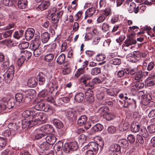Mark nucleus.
<instances>
[{"mask_svg":"<svg viewBox=\"0 0 155 155\" xmlns=\"http://www.w3.org/2000/svg\"><path fill=\"white\" fill-rule=\"evenodd\" d=\"M121 61L120 59L119 58H113L110 59L109 61V63L111 64L114 65H119L121 64Z\"/></svg>","mask_w":155,"mask_h":155,"instance_id":"49","label":"nucleus"},{"mask_svg":"<svg viewBox=\"0 0 155 155\" xmlns=\"http://www.w3.org/2000/svg\"><path fill=\"white\" fill-rule=\"evenodd\" d=\"M137 43L136 40L132 36H130L127 37V39L124 42V44L127 47L134 45Z\"/></svg>","mask_w":155,"mask_h":155,"instance_id":"21","label":"nucleus"},{"mask_svg":"<svg viewBox=\"0 0 155 155\" xmlns=\"http://www.w3.org/2000/svg\"><path fill=\"white\" fill-rule=\"evenodd\" d=\"M104 128V127L101 124L98 123L95 125L92 128L93 132H97L101 131Z\"/></svg>","mask_w":155,"mask_h":155,"instance_id":"40","label":"nucleus"},{"mask_svg":"<svg viewBox=\"0 0 155 155\" xmlns=\"http://www.w3.org/2000/svg\"><path fill=\"white\" fill-rule=\"evenodd\" d=\"M13 30H9L6 31L5 32H3L1 34V39L2 38L3 36L4 38H7L10 36L12 34Z\"/></svg>","mask_w":155,"mask_h":155,"instance_id":"55","label":"nucleus"},{"mask_svg":"<svg viewBox=\"0 0 155 155\" xmlns=\"http://www.w3.org/2000/svg\"><path fill=\"white\" fill-rule=\"evenodd\" d=\"M103 117L107 120L110 121L114 119L116 117V115L114 113H108V112L104 115Z\"/></svg>","mask_w":155,"mask_h":155,"instance_id":"38","label":"nucleus"},{"mask_svg":"<svg viewBox=\"0 0 155 155\" xmlns=\"http://www.w3.org/2000/svg\"><path fill=\"white\" fill-rule=\"evenodd\" d=\"M50 13L48 11V13H51V23L53 28L56 30L58 26V23L59 19L61 18L63 14V11H60L56 13L57 9L55 8H51L50 11Z\"/></svg>","mask_w":155,"mask_h":155,"instance_id":"1","label":"nucleus"},{"mask_svg":"<svg viewBox=\"0 0 155 155\" xmlns=\"http://www.w3.org/2000/svg\"><path fill=\"white\" fill-rule=\"evenodd\" d=\"M50 145L47 142H44L41 144L39 147L42 150V151L45 150H48L50 147Z\"/></svg>","mask_w":155,"mask_h":155,"instance_id":"52","label":"nucleus"},{"mask_svg":"<svg viewBox=\"0 0 155 155\" xmlns=\"http://www.w3.org/2000/svg\"><path fill=\"white\" fill-rule=\"evenodd\" d=\"M41 130L44 133H45L47 135L54 132V129L51 125L47 124L44 125L41 127Z\"/></svg>","mask_w":155,"mask_h":155,"instance_id":"11","label":"nucleus"},{"mask_svg":"<svg viewBox=\"0 0 155 155\" xmlns=\"http://www.w3.org/2000/svg\"><path fill=\"white\" fill-rule=\"evenodd\" d=\"M102 14L104 16L107 17L109 16L110 15L112 14V10L110 7L106 8L102 12Z\"/></svg>","mask_w":155,"mask_h":155,"instance_id":"54","label":"nucleus"},{"mask_svg":"<svg viewBox=\"0 0 155 155\" xmlns=\"http://www.w3.org/2000/svg\"><path fill=\"white\" fill-rule=\"evenodd\" d=\"M33 92H35V91L33 89H28L23 91L22 93L25 98V100L26 102H28L31 101V95Z\"/></svg>","mask_w":155,"mask_h":155,"instance_id":"17","label":"nucleus"},{"mask_svg":"<svg viewBox=\"0 0 155 155\" xmlns=\"http://www.w3.org/2000/svg\"><path fill=\"white\" fill-rule=\"evenodd\" d=\"M3 76L5 81L7 83H9L11 82L14 76L12 74H9L7 73H5Z\"/></svg>","mask_w":155,"mask_h":155,"instance_id":"42","label":"nucleus"},{"mask_svg":"<svg viewBox=\"0 0 155 155\" xmlns=\"http://www.w3.org/2000/svg\"><path fill=\"white\" fill-rule=\"evenodd\" d=\"M25 60V59L24 58L21 56L18 58L17 64L19 68H20L22 66Z\"/></svg>","mask_w":155,"mask_h":155,"instance_id":"59","label":"nucleus"},{"mask_svg":"<svg viewBox=\"0 0 155 155\" xmlns=\"http://www.w3.org/2000/svg\"><path fill=\"white\" fill-rule=\"evenodd\" d=\"M20 53L22 54L21 56L25 59L27 61H28L32 56L31 53L27 50H21Z\"/></svg>","mask_w":155,"mask_h":155,"instance_id":"32","label":"nucleus"},{"mask_svg":"<svg viewBox=\"0 0 155 155\" xmlns=\"http://www.w3.org/2000/svg\"><path fill=\"white\" fill-rule=\"evenodd\" d=\"M119 143L122 145V147L124 148H126L129 145L128 141L124 139L120 140L119 141Z\"/></svg>","mask_w":155,"mask_h":155,"instance_id":"64","label":"nucleus"},{"mask_svg":"<svg viewBox=\"0 0 155 155\" xmlns=\"http://www.w3.org/2000/svg\"><path fill=\"white\" fill-rule=\"evenodd\" d=\"M77 121L78 124L80 126H84V127L86 130L89 128L91 126L90 124L87 123V116L84 115L79 117Z\"/></svg>","mask_w":155,"mask_h":155,"instance_id":"6","label":"nucleus"},{"mask_svg":"<svg viewBox=\"0 0 155 155\" xmlns=\"http://www.w3.org/2000/svg\"><path fill=\"white\" fill-rule=\"evenodd\" d=\"M94 97H91L90 98H86V103L88 106H92L94 104Z\"/></svg>","mask_w":155,"mask_h":155,"instance_id":"61","label":"nucleus"},{"mask_svg":"<svg viewBox=\"0 0 155 155\" xmlns=\"http://www.w3.org/2000/svg\"><path fill=\"white\" fill-rule=\"evenodd\" d=\"M140 126L137 123H131L130 127V129L131 132L136 133L139 131Z\"/></svg>","mask_w":155,"mask_h":155,"instance_id":"35","label":"nucleus"},{"mask_svg":"<svg viewBox=\"0 0 155 155\" xmlns=\"http://www.w3.org/2000/svg\"><path fill=\"white\" fill-rule=\"evenodd\" d=\"M50 3L49 1H45L42 2L37 8V9L38 11H43L48 8L50 6Z\"/></svg>","mask_w":155,"mask_h":155,"instance_id":"23","label":"nucleus"},{"mask_svg":"<svg viewBox=\"0 0 155 155\" xmlns=\"http://www.w3.org/2000/svg\"><path fill=\"white\" fill-rule=\"evenodd\" d=\"M127 60L132 63H136L140 59V53L138 51H134L129 54L126 56Z\"/></svg>","mask_w":155,"mask_h":155,"instance_id":"5","label":"nucleus"},{"mask_svg":"<svg viewBox=\"0 0 155 155\" xmlns=\"http://www.w3.org/2000/svg\"><path fill=\"white\" fill-rule=\"evenodd\" d=\"M23 94L22 93H18L15 95V100L16 103V105L19 104L20 103L26 102L25 100Z\"/></svg>","mask_w":155,"mask_h":155,"instance_id":"20","label":"nucleus"},{"mask_svg":"<svg viewBox=\"0 0 155 155\" xmlns=\"http://www.w3.org/2000/svg\"><path fill=\"white\" fill-rule=\"evenodd\" d=\"M15 3L17 5L18 7L20 9L25 8L27 6L28 2L27 0H14Z\"/></svg>","mask_w":155,"mask_h":155,"instance_id":"18","label":"nucleus"},{"mask_svg":"<svg viewBox=\"0 0 155 155\" xmlns=\"http://www.w3.org/2000/svg\"><path fill=\"white\" fill-rule=\"evenodd\" d=\"M34 108L38 110L43 111L45 112H53L52 109L43 103H38L34 107Z\"/></svg>","mask_w":155,"mask_h":155,"instance_id":"8","label":"nucleus"},{"mask_svg":"<svg viewBox=\"0 0 155 155\" xmlns=\"http://www.w3.org/2000/svg\"><path fill=\"white\" fill-rule=\"evenodd\" d=\"M83 12L82 11H79L74 16V20L77 21H80L82 18Z\"/></svg>","mask_w":155,"mask_h":155,"instance_id":"60","label":"nucleus"},{"mask_svg":"<svg viewBox=\"0 0 155 155\" xmlns=\"http://www.w3.org/2000/svg\"><path fill=\"white\" fill-rule=\"evenodd\" d=\"M140 135L143 137L147 138L149 135V134L145 127H143L141 129L140 132Z\"/></svg>","mask_w":155,"mask_h":155,"instance_id":"57","label":"nucleus"},{"mask_svg":"<svg viewBox=\"0 0 155 155\" xmlns=\"http://www.w3.org/2000/svg\"><path fill=\"white\" fill-rule=\"evenodd\" d=\"M41 44L40 36L38 35L35 36L32 43L31 45H32L31 48H34L35 49L39 47Z\"/></svg>","mask_w":155,"mask_h":155,"instance_id":"22","label":"nucleus"},{"mask_svg":"<svg viewBox=\"0 0 155 155\" xmlns=\"http://www.w3.org/2000/svg\"><path fill=\"white\" fill-rule=\"evenodd\" d=\"M56 46V44L55 43L49 45L47 46V52H51L54 51Z\"/></svg>","mask_w":155,"mask_h":155,"instance_id":"51","label":"nucleus"},{"mask_svg":"<svg viewBox=\"0 0 155 155\" xmlns=\"http://www.w3.org/2000/svg\"><path fill=\"white\" fill-rule=\"evenodd\" d=\"M52 122L54 125L58 129H61L64 126L62 122L58 119L55 118Z\"/></svg>","mask_w":155,"mask_h":155,"instance_id":"34","label":"nucleus"},{"mask_svg":"<svg viewBox=\"0 0 155 155\" xmlns=\"http://www.w3.org/2000/svg\"><path fill=\"white\" fill-rule=\"evenodd\" d=\"M28 120L29 122V126L31 128L33 126L36 125L38 123V121L33 116V115L30 117L29 120Z\"/></svg>","mask_w":155,"mask_h":155,"instance_id":"44","label":"nucleus"},{"mask_svg":"<svg viewBox=\"0 0 155 155\" xmlns=\"http://www.w3.org/2000/svg\"><path fill=\"white\" fill-rule=\"evenodd\" d=\"M91 79L92 76L91 75L86 74L82 75L79 79L78 80L81 83L85 85L88 82V81Z\"/></svg>","mask_w":155,"mask_h":155,"instance_id":"19","label":"nucleus"},{"mask_svg":"<svg viewBox=\"0 0 155 155\" xmlns=\"http://www.w3.org/2000/svg\"><path fill=\"white\" fill-rule=\"evenodd\" d=\"M89 149L92 150L95 152L99 150V147H98V143L94 142H91L88 143L87 145L85 146L82 149V150L84 151L85 150Z\"/></svg>","mask_w":155,"mask_h":155,"instance_id":"10","label":"nucleus"},{"mask_svg":"<svg viewBox=\"0 0 155 155\" xmlns=\"http://www.w3.org/2000/svg\"><path fill=\"white\" fill-rule=\"evenodd\" d=\"M37 77L38 83V82L39 85H42L45 83V75L43 73H39Z\"/></svg>","mask_w":155,"mask_h":155,"instance_id":"28","label":"nucleus"},{"mask_svg":"<svg viewBox=\"0 0 155 155\" xmlns=\"http://www.w3.org/2000/svg\"><path fill=\"white\" fill-rule=\"evenodd\" d=\"M65 55L63 54H60L57 60V62L59 64H62L64 63V67L67 66L68 65L67 63L66 64H65V63H67V61H65Z\"/></svg>","mask_w":155,"mask_h":155,"instance_id":"30","label":"nucleus"},{"mask_svg":"<svg viewBox=\"0 0 155 155\" xmlns=\"http://www.w3.org/2000/svg\"><path fill=\"white\" fill-rule=\"evenodd\" d=\"M88 64V61H84L83 67L78 69L75 72L74 74V77L77 78H78L81 75L84 74L85 72L84 68L87 66Z\"/></svg>","mask_w":155,"mask_h":155,"instance_id":"12","label":"nucleus"},{"mask_svg":"<svg viewBox=\"0 0 155 155\" xmlns=\"http://www.w3.org/2000/svg\"><path fill=\"white\" fill-rule=\"evenodd\" d=\"M32 115L38 122L44 121L46 119L45 114L42 112H36L34 111V113H33Z\"/></svg>","mask_w":155,"mask_h":155,"instance_id":"13","label":"nucleus"},{"mask_svg":"<svg viewBox=\"0 0 155 155\" xmlns=\"http://www.w3.org/2000/svg\"><path fill=\"white\" fill-rule=\"evenodd\" d=\"M80 116V114L78 111H68L66 114L68 119L71 121L74 122L76 121L78 117Z\"/></svg>","mask_w":155,"mask_h":155,"instance_id":"7","label":"nucleus"},{"mask_svg":"<svg viewBox=\"0 0 155 155\" xmlns=\"http://www.w3.org/2000/svg\"><path fill=\"white\" fill-rule=\"evenodd\" d=\"M129 127L127 123H125L124 124H120L119 127V130L121 132H123L127 129Z\"/></svg>","mask_w":155,"mask_h":155,"instance_id":"53","label":"nucleus"},{"mask_svg":"<svg viewBox=\"0 0 155 155\" xmlns=\"http://www.w3.org/2000/svg\"><path fill=\"white\" fill-rule=\"evenodd\" d=\"M110 26L106 23H104L101 26V29L103 32H106L108 31L109 29Z\"/></svg>","mask_w":155,"mask_h":155,"instance_id":"63","label":"nucleus"},{"mask_svg":"<svg viewBox=\"0 0 155 155\" xmlns=\"http://www.w3.org/2000/svg\"><path fill=\"white\" fill-rule=\"evenodd\" d=\"M142 71V70L138 71L135 74L134 76V79L137 81H142L141 80L143 78Z\"/></svg>","mask_w":155,"mask_h":155,"instance_id":"46","label":"nucleus"},{"mask_svg":"<svg viewBox=\"0 0 155 155\" xmlns=\"http://www.w3.org/2000/svg\"><path fill=\"white\" fill-rule=\"evenodd\" d=\"M120 146L118 144H114L110 146L109 150L116 153L120 152Z\"/></svg>","mask_w":155,"mask_h":155,"instance_id":"39","label":"nucleus"},{"mask_svg":"<svg viewBox=\"0 0 155 155\" xmlns=\"http://www.w3.org/2000/svg\"><path fill=\"white\" fill-rule=\"evenodd\" d=\"M50 38V34L47 32H44L41 34V39L43 43L48 42Z\"/></svg>","mask_w":155,"mask_h":155,"instance_id":"25","label":"nucleus"},{"mask_svg":"<svg viewBox=\"0 0 155 155\" xmlns=\"http://www.w3.org/2000/svg\"><path fill=\"white\" fill-rule=\"evenodd\" d=\"M54 55L52 53H49L44 56V60L46 62H50L53 59Z\"/></svg>","mask_w":155,"mask_h":155,"instance_id":"43","label":"nucleus"},{"mask_svg":"<svg viewBox=\"0 0 155 155\" xmlns=\"http://www.w3.org/2000/svg\"><path fill=\"white\" fill-rule=\"evenodd\" d=\"M38 84V79L35 77H32L29 79L28 81V84L30 87H35Z\"/></svg>","mask_w":155,"mask_h":155,"instance_id":"31","label":"nucleus"},{"mask_svg":"<svg viewBox=\"0 0 155 155\" xmlns=\"http://www.w3.org/2000/svg\"><path fill=\"white\" fill-rule=\"evenodd\" d=\"M45 138L46 142L50 145H53L56 140V137L54 136L51 135H46Z\"/></svg>","mask_w":155,"mask_h":155,"instance_id":"24","label":"nucleus"},{"mask_svg":"<svg viewBox=\"0 0 155 155\" xmlns=\"http://www.w3.org/2000/svg\"><path fill=\"white\" fill-rule=\"evenodd\" d=\"M132 0H127L124 3V5L127 8L128 11L130 13L134 12L135 14L137 13L139 10V7L137 6L136 7L135 4L132 2Z\"/></svg>","mask_w":155,"mask_h":155,"instance_id":"4","label":"nucleus"},{"mask_svg":"<svg viewBox=\"0 0 155 155\" xmlns=\"http://www.w3.org/2000/svg\"><path fill=\"white\" fill-rule=\"evenodd\" d=\"M49 85L52 87L53 90H54V89L58 90V84L55 80L52 79L51 80L49 83Z\"/></svg>","mask_w":155,"mask_h":155,"instance_id":"47","label":"nucleus"},{"mask_svg":"<svg viewBox=\"0 0 155 155\" xmlns=\"http://www.w3.org/2000/svg\"><path fill=\"white\" fill-rule=\"evenodd\" d=\"M126 96L124 97L125 99L123 101H119L121 106L125 108L128 107L130 105H132L133 109H135L137 107L136 101L133 98L130 97L129 95L125 94Z\"/></svg>","mask_w":155,"mask_h":155,"instance_id":"2","label":"nucleus"},{"mask_svg":"<svg viewBox=\"0 0 155 155\" xmlns=\"http://www.w3.org/2000/svg\"><path fill=\"white\" fill-rule=\"evenodd\" d=\"M96 11V8L92 7L87 9L85 13L84 18L86 19L87 17H90L94 15Z\"/></svg>","mask_w":155,"mask_h":155,"instance_id":"27","label":"nucleus"},{"mask_svg":"<svg viewBox=\"0 0 155 155\" xmlns=\"http://www.w3.org/2000/svg\"><path fill=\"white\" fill-rule=\"evenodd\" d=\"M8 127L11 132L12 136H14L20 130V126L15 123H9Z\"/></svg>","mask_w":155,"mask_h":155,"instance_id":"9","label":"nucleus"},{"mask_svg":"<svg viewBox=\"0 0 155 155\" xmlns=\"http://www.w3.org/2000/svg\"><path fill=\"white\" fill-rule=\"evenodd\" d=\"M109 111V108L106 106H102L99 109V112L103 116L104 114H107Z\"/></svg>","mask_w":155,"mask_h":155,"instance_id":"48","label":"nucleus"},{"mask_svg":"<svg viewBox=\"0 0 155 155\" xmlns=\"http://www.w3.org/2000/svg\"><path fill=\"white\" fill-rule=\"evenodd\" d=\"M78 143L75 141L68 142L65 143L63 147L64 151L66 153L77 150L78 148Z\"/></svg>","mask_w":155,"mask_h":155,"instance_id":"3","label":"nucleus"},{"mask_svg":"<svg viewBox=\"0 0 155 155\" xmlns=\"http://www.w3.org/2000/svg\"><path fill=\"white\" fill-rule=\"evenodd\" d=\"M147 129L150 134L155 133V125L151 124L147 127Z\"/></svg>","mask_w":155,"mask_h":155,"instance_id":"62","label":"nucleus"},{"mask_svg":"<svg viewBox=\"0 0 155 155\" xmlns=\"http://www.w3.org/2000/svg\"><path fill=\"white\" fill-rule=\"evenodd\" d=\"M70 101L69 98L67 97H63L59 98L56 100V103L59 105L68 103Z\"/></svg>","mask_w":155,"mask_h":155,"instance_id":"33","label":"nucleus"},{"mask_svg":"<svg viewBox=\"0 0 155 155\" xmlns=\"http://www.w3.org/2000/svg\"><path fill=\"white\" fill-rule=\"evenodd\" d=\"M84 98V93L80 92L77 94L74 97V100L77 102H81L82 101Z\"/></svg>","mask_w":155,"mask_h":155,"instance_id":"36","label":"nucleus"},{"mask_svg":"<svg viewBox=\"0 0 155 155\" xmlns=\"http://www.w3.org/2000/svg\"><path fill=\"white\" fill-rule=\"evenodd\" d=\"M63 146V143L61 141H59L55 144L54 148L56 153H59V152L60 153H62Z\"/></svg>","mask_w":155,"mask_h":155,"instance_id":"26","label":"nucleus"},{"mask_svg":"<svg viewBox=\"0 0 155 155\" xmlns=\"http://www.w3.org/2000/svg\"><path fill=\"white\" fill-rule=\"evenodd\" d=\"M21 126L23 128H31L29 125V120L26 119H24L21 121Z\"/></svg>","mask_w":155,"mask_h":155,"instance_id":"58","label":"nucleus"},{"mask_svg":"<svg viewBox=\"0 0 155 155\" xmlns=\"http://www.w3.org/2000/svg\"><path fill=\"white\" fill-rule=\"evenodd\" d=\"M101 70L100 68L95 67L91 69V74L92 75H96L101 73Z\"/></svg>","mask_w":155,"mask_h":155,"instance_id":"50","label":"nucleus"},{"mask_svg":"<svg viewBox=\"0 0 155 155\" xmlns=\"http://www.w3.org/2000/svg\"><path fill=\"white\" fill-rule=\"evenodd\" d=\"M33 113H34V110H27L24 111L22 114V116L24 118H27L29 117L32 116Z\"/></svg>","mask_w":155,"mask_h":155,"instance_id":"45","label":"nucleus"},{"mask_svg":"<svg viewBox=\"0 0 155 155\" xmlns=\"http://www.w3.org/2000/svg\"><path fill=\"white\" fill-rule=\"evenodd\" d=\"M104 91L107 96L114 97L119 93V90L117 88H106Z\"/></svg>","mask_w":155,"mask_h":155,"instance_id":"14","label":"nucleus"},{"mask_svg":"<svg viewBox=\"0 0 155 155\" xmlns=\"http://www.w3.org/2000/svg\"><path fill=\"white\" fill-rule=\"evenodd\" d=\"M34 137L36 140H39L40 139L45 138L46 135L45 133H44L40 129L35 130L33 133Z\"/></svg>","mask_w":155,"mask_h":155,"instance_id":"16","label":"nucleus"},{"mask_svg":"<svg viewBox=\"0 0 155 155\" xmlns=\"http://www.w3.org/2000/svg\"><path fill=\"white\" fill-rule=\"evenodd\" d=\"M35 33V30L33 28H28L25 31V36L27 41L31 39L34 36Z\"/></svg>","mask_w":155,"mask_h":155,"instance_id":"15","label":"nucleus"},{"mask_svg":"<svg viewBox=\"0 0 155 155\" xmlns=\"http://www.w3.org/2000/svg\"><path fill=\"white\" fill-rule=\"evenodd\" d=\"M142 81H136V84L135 85L133 86L132 90L134 89L136 91H138L140 89L143 88L144 86V84L142 82Z\"/></svg>","mask_w":155,"mask_h":155,"instance_id":"29","label":"nucleus"},{"mask_svg":"<svg viewBox=\"0 0 155 155\" xmlns=\"http://www.w3.org/2000/svg\"><path fill=\"white\" fill-rule=\"evenodd\" d=\"M7 108L10 109L13 107L16 104L15 100L13 98L10 99L6 102Z\"/></svg>","mask_w":155,"mask_h":155,"instance_id":"37","label":"nucleus"},{"mask_svg":"<svg viewBox=\"0 0 155 155\" xmlns=\"http://www.w3.org/2000/svg\"><path fill=\"white\" fill-rule=\"evenodd\" d=\"M6 100L5 98H3L1 101L0 104V109L2 110H5L7 108L6 102Z\"/></svg>","mask_w":155,"mask_h":155,"instance_id":"56","label":"nucleus"},{"mask_svg":"<svg viewBox=\"0 0 155 155\" xmlns=\"http://www.w3.org/2000/svg\"><path fill=\"white\" fill-rule=\"evenodd\" d=\"M34 48H31L33 50V54L36 57L39 56L43 52L42 49L38 47L35 49Z\"/></svg>","mask_w":155,"mask_h":155,"instance_id":"41","label":"nucleus"}]
</instances>
